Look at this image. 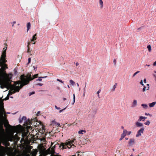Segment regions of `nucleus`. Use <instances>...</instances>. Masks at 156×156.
<instances>
[{"label": "nucleus", "instance_id": "f257e3e1", "mask_svg": "<svg viewBox=\"0 0 156 156\" xmlns=\"http://www.w3.org/2000/svg\"><path fill=\"white\" fill-rule=\"evenodd\" d=\"M38 75V74L34 75L33 77H31V74H28L27 76L24 74L20 76L21 81H18L15 83V86H13L11 90L12 93H14L19 92V90L23 86L28 84L30 81L35 78H37Z\"/></svg>", "mask_w": 156, "mask_h": 156}, {"label": "nucleus", "instance_id": "f03ea898", "mask_svg": "<svg viewBox=\"0 0 156 156\" xmlns=\"http://www.w3.org/2000/svg\"><path fill=\"white\" fill-rule=\"evenodd\" d=\"M6 115H5V112L4 108L3 105L0 107V132L2 131L4 132L5 130L3 128V122H5L4 126L5 127L9 126L11 127L12 126L9 124L8 121L6 119Z\"/></svg>", "mask_w": 156, "mask_h": 156}, {"label": "nucleus", "instance_id": "7ed1b4c3", "mask_svg": "<svg viewBox=\"0 0 156 156\" xmlns=\"http://www.w3.org/2000/svg\"><path fill=\"white\" fill-rule=\"evenodd\" d=\"M12 78L0 76V85L1 88H8L12 86L10 83Z\"/></svg>", "mask_w": 156, "mask_h": 156}, {"label": "nucleus", "instance_id": "20e7f679", "mask_svg": "<svg viewBox=\"0 0 156 156\" xmlns=\"http://www.w3.org/2000/svg\"><path fill=\"white\" fill-rule=\"evenodd\" d=\"M6 62V60L4 61H1L0 62V66H1L0 69V76H4L6 77H9L11 76V78L12 77V74L11 73H9L8 74L6 73L5 69L8 68L7 65L5 64Z\"/></svg>", "mask_w": 156, "mask_h": 156}, {"label": "nucleus", "instance_id": "39448f33", "mask_svg": "<svg viewBox=\"0 0 156 156\" xmlns=\"http://www.w3.org/2000/svg\"><path fill=\"white\" fill-rule=\"evenodd\" d=\"M75 140V139H73L72 140L69 139L66 140L65 143H61L60 145L59 146V148L62 147L61 149H66L67 147H68L69 149L71 147L74 148L75 147V146L74 145L73 143Z\"/></svg>", "mask_w": 156, "mask_h": 156}, {"label": "nucleus", "instance_id": "423d86ee", "mask_svg": "<svg viewBox=\"0 0 156 156\" xmlns=\"http://www.w3.org/2000/svg\"><path fill=\"white\" fill-rule=\"evenodd\" d=\"M36 120L35 119H33L30 121L29 119H28V121H27L25 123L27 124L28 127H30V126L32 125L33 123L34 126H35V121Z\"/></svg>", "mask_w": 156, "mask_h": 156}, {"label": "nucleus", "instance_id": "0eeeda50", "mask_svg": "<svg viewBox=\"0 0 156 156\" xmlns=\"http://www.w3.org/2000/svg\"><path fill=\"white\" fill-rule=\"evenodd\" d=\"M6 56V51H5V50L4 51H3L2 54L1 55V58H0V61H4L5 60H6L5 59V57Z\"/></svg>", "mask_w": 156, "mask_h": 156}, {"label": "nucleus", "instance_id": "6e6552de", "mask_svg": "<svg viewBox=\"0 0 156 156\" xmlns=\"http://www.w3.org/2000/svg\"><path fill=\"white\" fill-rule=\"evenodd\" d=\"M144 131V129L143 128H142L139 130L137 132V134L136 135V137H138L141 135V133H143Z\"/></svg>", "mask_w": 156, "mask_h": 156}, {"label": "nucleus", "instance_id": "1a4fd4ad", "mask_svg": "<svg viewBox=\"0 0 156 156\" xmlns=\"http://www.w3.org/2000/svg\"><path fill=\"white\" fill-rule=\"evenodd\" d=\"M127 131L126 129H124L121 135V137L119 139V140H122L125 136L127 135Z\"/></svg>", "mask_w": 156, "mask_h": 156}, {"label": "nucleus", "instance_id": "9d476101", "mask_svg": "<svg viewBox=\"0 0 156 156\" xmlns=\"http://www.w3.org/2000/svg\"><path fill=\"white\" fill-rule=\"evenodd\" d=\"M135 142V139H130L129 141V146H131L133 145Z\"/></svg>", "mask_w": 156, "mask_h": 156}, {"label": "nucleus", "instance_id": "9b49d317", "mask_svg": "<svg viewBox=\"0 0 156 156\" xmlns=\"http://www.w3.org/2000/svg\"><path fill=\"white\" fill-rule=\"evenodd\" d=\"M48 150H49V149ZM50 152H51V151L50 150V149H49V151H44L43 152V153L44 156H46L48 154H50Z\"/></svg>", "mask_w": 156, "mask_h": 156}, {"label": "nucleus", "instance_id": "f8f14e48", "mask_svg": "<svg viewBox=\"0 0 156 156\" xmlns=\"http://www.w3.org/2000/svg\"><path fill=\"white\" fill-rule=\"evenodd\" d=\"M37 34H35L33 36L32 38L31 39V41L33 42L36 40L37 39Z\"/></svg>", "mask_w": 156, "mask_h": 156}, {"label": "nucleus", "instance_id": "ddd939ff", "mask_svg": "<svg viewBox=\"0 0 156 156\" xmlns=\"http://www.w3.org/2000/svg\"><path fill=\"white\" fill-rule=\"evenodd\" d=\"M135 124L136 126L137 127H141L143 126V124L139 122H136L135 123Z\"/></svg>", "mask_w": 156, "mask_h": 156}, {"label": "nucleus", "instance_id": "4468645a", "mask_svg": "<svg viewBox=\"0 0 156 156\" xmlns=\"http://www.w3.org/2000/svg\"><path fill=\"white\" fill-rule=\"evenodd\" d=\"M137 101L136 100H134L133 103V104L131 106V107L133 108L135 107L137 105Z\"/></svg>", "mask_w": 156, "mask_h": 156}, {"label": "nucleus", "instance_id": "2eb2a0df", "mask_svg": "<svg viewBox=\"0 0 156 156\" xmlns=\"http://www.w3.org/2000/svg\"><path fill=\"white\" fill-rule=\"evenodd\" d=\"M99 4L100 5V8L102 9L103 7V2L102 0H99Z\"/></svg>", "mask_w": 156, "mask_h": 156}, {"label": "nucleus", "instance_id": "dca6fc26", "mask_svg": "<svg viewBox=\"0 0 156 156\" xmlns=\"http://www.w3.org/2000/svg\"><path fill=\"white\" fill-rule=\"evenodd\" d=\"M156 102L155 101L153 102L152 103L149 104V105L150 107H153L156 104Z\"/></svg>", "mask_w": 156, "mask_h": 156}, {"label": "nucleus", "instance_id": "f3484780", "mask_svg": "<svg viewBox=\"0 0 156 156\" xmlns=\"http://www.w3.org/2000/svg\"><path fill=\"white\" fill-rule=\"evenodd\" d=\"M31 27V24L30 22L28 23L27 24V32L29 30V29Z\"/></svg>", "mask_w": 156, "mask_h": 156}, {"label": "nucleus", "instance_id": "a211bd4d", "mask_svg": "<svg viewBox=\"0 0 156 156\" xmlns=\"http://www.w3.org/2000/svg\"><path fill=\"white\" fill-rule=\"evenodd\" d=\"M26 119H27V118H26V117L24 116H23L21 119H20L19 122L20 123H21L22 122L23 120H26Z\"/></svg>", "mask_w": 156, "mask_h": 156}, {"label": "nucleus", "instance_id": "6ab92c4d", "mask_svg": "<svg viewBox=\"0 0 156 156\" xmlns=\"http://www.w3.org/2000/svg\"><path fill=\"white\" fill-rule=\"evenodd\" d=\"M141 106L144 109H146L148 108L147 105L146 104H141Z\"/></svg>", "mask_w": 156, "mask_h": 156}, {"label": "nucleus", "instance_id": "aec40b11", "mask_svg": "<svg viewBox=\"0 0 156 156\" xmlns=\"http://www.w3.org/2000/svg\"><path fill=\"white\" fill-rule=\"evenodd\" d=\"M83 132H84V133H86V131L85 130H80L78 131V133L79 134H83Z\"/></svg>", "mask_w": 156, "mask_h": 156}, {"label": "nucleus", "instance_id": "412c9836", "mask_svg": "<svg viewBox=\"0 0 156 156\" xmlns=\"http://www.w3.org/2000/svg\"><path fill=\"white\" fill-rule=\"evenodd\" d=\"M147 48L148 49L149 52H151V47L150 45H148L147 46Z\"/></svg>", "mask_w": 156, "mask_h": 156}, {"label": "nucleus", "instance_id": "4be33fe9", "mask_svg": "<svg viewBox=\"0 0 156 156\" xmlns=\"http://www.w3.org/2000/svg\"><path fill=\"white\" fill-rule=\"evenodd\" d=\"M117 83H116L113 86L112 90L113 91L115 90V88H116L117 86Z\"/></svg>", "mask_w": 156, "mask_h": 156}, {"label": "nucleus", "instance_id": "5701e85b", "mask_svg": "<svg viewBox=\"0 0 156 156\" xmlns=\"http://www.w3.org/2000/svg\"><path fill=\"white\" fill-rule=\"evenodd\" d=\"M144 119V116H140L139 117V119H138L139 121H141L143 120Z\"/></svg>", "mask_w": 156, "mask_h": 156}, {"label": "nucleus", "instance_id": "b1692460", "mask_svg": "<svg viewBox=\"0 0 156 156\" xmlns=\"http://www.w3.org/2000/svg\"><path fill=\"white\" fill-rule=\"evenodd\" d=\"M5 145L6 146H9L10 143L7 141L5 142Z\"/></svg>", "mask_w": 156, "mask_h": 156}, {"label": "nucleus", "instance_id": "393cba45", "mask_svg": "<svg viewBox=\"0 0 156 156\" xmlns=\"http://www.w3.org/2000/svg\"><path fill=\"white\" fill-rule=\"evenodd\" d=\"M140 71H137V72H135V73H134L133 75V76H132V77H134L137 74H138V73H140Z\"/></svg>", "mask_w": 156, "mask_h": 156}, {"label": "nucleus", "instance_id": "a878e982", "mask_svg": "<svg viewBox=\"0 0 156 156\" xmlns=\"http://www.w3.org/2000/svg\"><path fill=\"white\" fill-rule=\"evenodd\" d=\"M150 122L149 121H146V122L145 123H144V124L146 125H149V124H150Z\"/></svg>", "mask_w": 156, "mask_h": 156}, {"label": "nucleus", "instance_id": "bb28decb", "mask_svg": "<svg viewBox=\"0 0 156 156\" xmlns=\"http://www.w3.org/2000/svg\"><path fill=\"white\" fill-rule=\"evenodd\" d=\"M69 82L72 85H73L75 83L72 80H69Z\"/></svg>", "mask_w": 156, "mask_h": 156}, {"label": "nucleus", "instance_id": "cd10ccee", "mask_svg": "<svg viewBox=\"0 0 156 156\" xmlns=\"http://www.w3.org/2000/svg\"><path fill=\"white\" fill-rule=\"evenodd\" d=\"M47 77V76H45V77H39V78H38L37 79V81H41L42 80V79H41V78H45Z\"/></svg>", "mask_w": 156, "mask_h": 156}, {"label": "nucleus", "instance_id": "c85d7f7f", "mask_svg": "<svg viewBox=\"0 0 156 156\" xmlns=\"http://www.w3.org/2000/svg\"><path fill=\"white\" fill-rule=\"evenodd\" d=\"M7 48V44H5V47L3 48V51H4L5 50V51H6Z\"/></svg>", "mask_w": 156, "mask_h": 156}, {"label": "nucleus", "instance_id": "c756f323", "mask_svg": "<svg viewBox=\"0 0 156 156\" xmlns=\"http://www.w3.org/2000/svg\"><path fill=\"white\" fill-rule=\"evenodd\" d=\"M57 145H55L53 147H52L51 148V151L52 152H53V151H54V148H55V147H56V146Z\"/></svg>", "mask_w": 156, "mask_h": 156}, {"label": "nucleus", "instance_id": "7c9ffc66", "mask_svg": "<svg viewBox=\"0 0 156 156\" xmlns=\"http://www.w3.org/2000/svg\"><path fill=\"white\" fill-rule=\"evenodd\" d=\"M27 53L30 52H31V51L30 50V47H29L28 46V47H27Z\"/></svg>", "mask_w": 156, "mask_h": 156}, {"label": "nucleus", "instance_id": "2f4dec72", "mask_svg": "<svg viewBox=\"0 0 156 156\" xmlns=\"http://www.w3.org/2000/svg\"><path fill=\"white\" fill-rule=\"evenodd\" d=\"M35 93V92L34 91H32L30 93H29V96H30L31 95L34 94Z\"/></svg>", "mask_w": 156, "mask_h": 156}, {"label": "nucleus", "instance_id": "473e14b6", "mask_svg": "<svg viewBox=\"0 0 156 156\" xmlns=\"http://www.w3.org/2000/svg\"><path fill=\"white\" fill-rule=\"evenodd\" d=\"M57 81H59L61 83H63V81L62 80H60L59 79H57Z\"/></svg>", "mask_w": 156, "mask_h": 156}, {"label": "nucleus", "instance_id": "72a5a7b5", "mask_svg": "<svg viewBox=\"0 0 156 156\" xmlns=\"http://www.w3.org/2000/svg\"><path fill=\"white\" fill-rule=\"evenodd\" d=\"M101 92V90L100 89L98 91H97V94H98V96L99 97V93L100 92Z\"/></svg>", "mask_w": 156, "mask_h": 156}, {"label": "nucleus", "instance_id": "f704fd0d", "mask_svg": "<svg viewBox=\"0 0 156 156\" xmlns=\"http://www.w3.org/2000/svg\"><path fill=\"white\" fill-rule=\"evenodd\" d=\"M75 98H73V101H72V105H73L74 104V103L75 101Z\"/></svg>", "mask_w": 156, "mask_h": 156}, {"label": "nucleus", "instance_id": "c9c22d12", "mask_svg": "<svg viewBox=\"0 0 156 156\" xmlns=\"http://www.w3.org/2000/svg\"><path fill=\"white\" fill-rule=\"evenodd\" d=\"M31 61V58H29L28 59V64Z\"/></svg>", "mask_w": 156, "mask_h": 156}, {"label": "nucleus", "instance_id": "e433bc0d", "mask_svg": "<svg viewBox=\"0 0 156 156\" xmlns=\"http://www.w3.org/2000/svg\"><path fill=\"white\" fill-rule=\"evenodd\" d=\"M113 62H114V65H115L116 64V60L115 59H114V60Z\"/></svg>", "mask_w": 156, "mask_h": 156}, {"label": "nucleus", "instance_id": "4c0bfd02", "mask_svg": "<svg viewBox=\"0 0 156 156\" xmlns=\"http://www.w3.org/2000/svg\"><path fill=\"white\" fill-rule=\"evenodd\" d=\"M37 85H39L40 86H42L43 85V84L41 83H38L37 84Z\"/></svg>", "mask_w": 156, "mask_h": 156}, {"label": "nucleus", "instance_id": "58836bf2", "mask_svg": "<svg viewBox=\"0 0 156 156\" xmlns=\"http://www.w3.org/2000/svg\"><path fill=\"white\" fill-rule=\"evenodd\" d=\"M131 133V131L127 132V135H129Z\"/></svg>", "mask_w": 156, "mask_h": 156}, {"label": "nucleus", "instance_id": "ea45409f", "mask_svg": "<svg viewBox=\"0 0 156 156\" xmlns=\"http://www.w3.org/2000/svg\"><path fill=\"white\" fill-rule=\"evenodd\" d=\"M16 23V22L15 21H13L12 22V27H13L14 24H15Z\"/></svg>", "mask_w": 156, "mask_h": 156}, {"label": "nucleus", "instance_id": "a19ab883", "mask_svg": "<svg viewBox=\"0 0 156 156\" xmlns=\"http://www.w3.org/2000/svg\"><path fill=\"white\" fill-rule=\"evenodd\" d=\"M55 107L57 109H60V108L57 107L56 105L55 106Z\"/></svg>", "mask_w": 156, "mask_h": 156}, {"label": "nucleus", "instance_id": "79ce46f5", "mask_svg": "<svg viewBox=\"0 0 156 156\" xmlns=\"http://www.w3.org/2000/svg\"><path fill=\"white\" fill-rule=\"evenodd\" d=\"M9 98H4L3 99V101H6L7 100H9Z\"/></svg>", "mask_w": 156, "mask_h": 156}, {"label": "nucleus", "instance_id": "37998d69", "mask_svg": "<svg viewBox=\"0 0 156 156\" xmlns=\"http://www.w3.org/2000/svg\"><path fill=\"white\" fill-rule=\"evenodd\" d=\"M30 43H31L30 42H28L27 47L28 46L29 47H30L29 46L30 45Z\"/></svg>", "mask_w": 156, "mask_h": 156}, {"label": "nucleus", "instance_id": "c03bdc74", "mask_svg": "<svg viewBox=\"0 0 156 156\" xmlns=\"http://www.w3.org/2000/svg\"><path fill=\"white\" fill-rule=\"evenodd\" d=\"M145 115H150V116H151V115H150L149 113H145Z\"/></svg>", "mask_w": 156, "mask_h": 156}, {"label": "nucleus", "instance_id": "a18cd8bd", "mask_svg": "<svg viewBox=\"0 0 156 156\" xmlns=\"http://www.w3.org/2000/svg\"><path fill=\"white\" fill-rule=\"evenodd\" d=\"M56 125H58V126L61 127V126H60V125L59 123H57Z\"/></svg>", "mask_w": 156, "mask_h": 156}, {"label": "nucleus", "instance_id": "49530a36", "mask_svg": "<svg viewBox=\"0 0 156 156\" xmlns=\"http://www.w3.org/2000/svg\"><path fill=\"white\" fill-rule=\"evenodd\" d=\"M66 108H65L63 109H62V110H60L59 111V112L60 113H61V112H62V111H63L65 109H66Z\"/></svg>", "mask_w": 156, "mask_h": 156}, {"label": "nucleus", "instance_id": "de8ad7c7", "mask_svg": "<svg viewBox=\"0 0 156 156\" xmlns=\"http://www.w3.org/2000/svg\"><path fill=\"white\" fill-rule=\"evenodd\" d=\"M145 90H146V87H145L144 86V87L143 89V91H145Z\"/></svg>", "mask_w": 156, "mask_h": 156}, {"label": "nucleus", "instance_id": "09e8293b", "mask_svg": "<svg viewBox=\"0 0 156 156\" xmlns=\"http://www.w3.org/2000/svg\"><path fill=\"white\" fill-rule=\"evenodd\" d=\"M140 83L142 85H144V84H143V80H141L140 81Z\"/></svg>", "mask_w": 156, "mask_h": 156}, {"label": "nucleus", "instance_id": "8fccbe9b", "mask_svg": "<svg viewBox=\"0 0 156 156\" xmlns=\"http://www.w3.org/2000/svg\"><path fill=\"white\" fill-rule=\"evenodd\" d=\"M56 89L58 90H60V88L59 87H56Z\"/></svg>", "mask_w": 156, "mask_h": 156}, {"label": "nucleus", "instance_id": "3c124183", "mask_svg": "<svg viewBox=\"0 0 156 156\" xmlns=\"http://www.w3.org/2000/svg\"><path fill=\"white\" fill-rule=\"evenodd\" d=\"M153 65L154 66H155L156 65V61H155L153 63Z\"/></svg>", "mask_w": 156, "mask_h": 156}, {"label": "nucleus", "instance_id": "603ef678", "mask_svg": "<svg viewBox=\"0 0 156 156\" xmlns=\"http://www.w3.org/2000/svg\"><path fill=\"white\" fill-rule=\"evenodd\" d=\"M147 117H144V119L143 120V121H144L145 119H147Z\"/></svg>", "mask_w": 156, "mask_h": 156}, {"label": "nucleus", "instance_id": "864d4df0", "mask_svg": "<svg viewBox=\"0 0 156 156\" xmlns=\"http://www.w3.org/2000/svg\"><path fill=\"white\" fill-rule=\"evenodd\" d=\"M79 65V63L78 62H76V66H77Z\"/></svg>", "mask_w": 156, "mask_h": 156}, {"label": "nucleus", "instance_id": "5fc2aeb1", "mask_svg": "<svg viewBox=\"0 0 156 156\" xmlns=\"http://www.w3.org/2000/svg\"><path fill=\"white\" fill-rule=\"evenodd\" d=\"M34 70L36 71V69H37V67L35 68L34 66Z\"/></svg>", "mask_w": 156, "mask_h": 156}, {"label": "nucleus", "instance_id": "6e6d98bb", "mask_svg": "<svg viewBox=\"0 0 156 156\" xmlns=\"http://www.w3.org/2000/svg\"><path fill=\"white\" fill-rule=\"evenodd\" d=\"M142 153H141L140 154H138L137 155V156H141V155H140V154H142Z\"/></svg>", "mask_w": 156, "mask_h": 156}, {"label": "nucleus", "instance_id": "4d7b16f0", "mask_svg": "<svg viewBox=\"0 0 156 156\" xmlns=\"http://www.w3.org/2000/svg\"><path fill=\"white\" fill-rule=\"evenodd\" d=\"M146 79H144V81L145 83L146 82Z\"/></svg>", "mask_w": 156, "mask_h": 156}, {"label": "nucleus", "instance_id": "13d9d810", "mask_svg": "<svg viewBox=\"0 0 156 156\" xmlns=\"http://www.w3.org/2000/svg\"><path fill=\"white\" fill-rule=\"evenodd\" d=\"M66 99V98H63V101H65Z\"/></svg>", "mask_w": 156, "mask_h": 156}, {"label": "nucleus", "instance_id": "bf43d9fd", "mask_svg": "<svg viewBox=\"0 0 156 156\" xmlns=\"http://www.w3.org/2000/svg\"><path fill=\"white\" fill-rule=\"evenodd\" d=\"M40 113V112H38L37 113V115L38 116V114L39 113Z\"/></svg>", "mask_w": 156, "mask_h": 156}, {"label": "nucleus", "instance_id": "052dcab7", "mask_svg": "<svg viewBox=\"0 0 156 156\" xmlns=\"http://www.w3.org/2000/svg\"><path fill=\"white\" fill-rule=\"evenodd\" d=\"M97 108H95V112H96L97 111Z\"/></svg>", "mask_w": 156, "mask_h": 156}, {"label": "nucleus", "instance_id": "680f3d73", "mask_svg": "<svg viewBox=\"0 0 156 156\" xmlns=\"http://www.w3.org/2000/svg\"><path fill=\"white\" fill-rule=\"evenodd\" d=\"M77 156H81V155H80V154H77Z\"/></svg>", "mask_w": 156, "mask_h": 156}, {"label": "nucleus", "instance_id": "e2e57ef3", "mask_svg": "<svg viewBox=\"0 0 156 156\" xmlns=\"http://www.w3.org/2000/svg\"><path fill=\"white\" fill-rule=\"evenodd\" d=\"M36 42L35 41L34 42L32 43V44H35Z\"/></svg>", "mask_w": 156, "mask_h": 156}, {"label": "nucleus", "instance_id": "0e129e2a", "mask_svg": "<svg viewBox=\"0 0 156 156\" xmlns=\"http://www.w3.org/2000/svg\"><path fill=\"white\" fill-rule=\"evenodd\" d=\"M146 66H149L150 65H146Z\"/></svg>", "mask_w": 156, "mask_h": 156}, {"label": "nucleus", "instance_id": "69168bd1", "mask_svg": "<svg viewBox=\"0 0 156 156\" xmlns=\"http://www.w3.org/2000/svg\"><path fill=\"white\" fill-rule=\"evenodd\" d=\"M53 143H51V146H52V145H53Z\"/></svg>", "mask_w": 156, "mask_h": 156}, {"label": "nucleus", "instance_id": "338daca9", "mask_svg": "<svg viewBox=\"0 0 156 156\" xmlns=\"http://www.w3.org/2000/svg\"><path fill=\"white\" fill-rule=\"evenodd\" d=\"M125 139L126 140H128V138H126H126H125Z\"/></svg>", "mask_w": 156, "mask_h": 156}, {"label": "nucleus", "instance_id": "774afa93", "mask_svg": "<svg viewBox=\"0 0 156 156\" xmlns=\"http://www.w3.org/2000/svg\"><path fill=\"white\" fill-rule=\"evenodd\" d=\"M77 86H78H78H79V84H78V83H77Z\"/></svg>", "mask_w": 156, "mask_h": 156}]
</instances>
